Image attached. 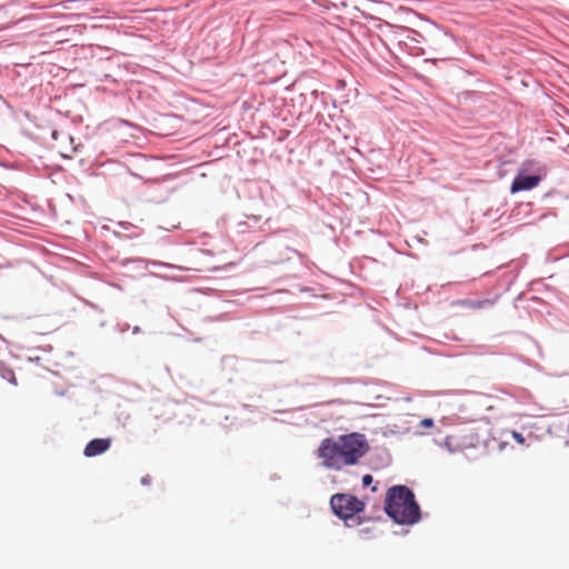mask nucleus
<instances>
[{
  "mask_svg": "<svg viewBox=\"0 0 569 569\" xmlns=\"http://www.w3.org/2000/svg\"><path fill=\"white\" fill-rule=\"evenodd\" d=\"M366 436L351 432L339 436L337 439L326 438L317 450V457L327 469L340 471L357 465L369 451Z\"/></svg>",
  "mask_w": 569,
  "mask_h": 569,
  "instance_id": "1",
  "label": "nucleus"
},
{
  "mask_svg": "<svg viewBox=\"0 0 569 569\" xmlns=\"http://www.w3.org/2000/svg\"><path fill=\"white\" fill-rule=\"evenodd\" d=\"M386 513L400 525H413L420 519V508L413 492L406 486H393L387 491Z\"/></svg>",
  "mask_w": 569,
  "mask_h": 569,
  "instance_id": "2",
  "label": "nucleus"
},
{
  "mask_svg": "<svg viewBox=\"0 0 569 569\" xmlns=\"http://www.w3.org/2000/svg\"><path fill=\"white\" fill-rule=\"evenodd\" d=\"M332 511L341 519H352L365 509V503L348 493H336L330 499Z\"/></svg>",
  "mask_w": 569,
  "mask_h": 569,
  "instance_id": "3",
  "label": "nucleus"
},
{
  "mask_svg": "<svg viewBox=\"0 0 569 569\" xmlns=\"http://www.w3.org/2000/svg\"><path fill=\"white\" fill-rule=\"evenodd\" d=\"M541 181V177L538 174L527 176L522 171H520L517 177L513 179L510 192L517 193L525 190H531L536 188Z\"/></svg>",
  "mask_w": 569,
  "mask_h": 569,
  "instance_id": "4",
  "label": "nucleus"
},
{
  "mask_svg": "<svg viewBox=\"0 0 569 569\" xmlns=\"http://www.w3.org/2000/svg\"><path fill=\"white\" fill-rule=\"evenodd\" d=\"M110 446L111 440L109 438H97L87 443L83 455L86 457H96L106 452Z\"/></svg>",
  "mask_w": 569,
  "mask_h": 569,
  "instance_id": "5",
  "label": "nucleus"
},
{
  "mask_svg": "<svg viewBox=\"0 0 569 569\" xmlns=\"http://www.w3.org/2000/svg\"><path fill=\"white\" fill-rule=\"evenodd\" d=\"M468 306L472 307V308H485V307H488V306H492V301L491 300H473V301H468L467 302Z\"/></svg>",
  "mask_w": 569,
  "mask_h": 569,
  "instance_id": "6",
  "label": "nucleus"
},
{
  "mask_svg": "<svg viewBox=\"0 0 569 569\" xmlns=\"http://www.w3.org/2000/svg\"><path fill=\"white\" fill-rule=\"evenodd\" d=\"M512 438L519 443V445H525V437L517 432V431H512Z\"/></svg>",
  "mask_w": 569,
  "mask_h": 569,
  "instance_id": "7",
  "label": "nucleus"
},
{
  "mask_svg": "<svg viewBox=\"0 0 569 569\" xmlns=\"http://www.w3.org/2000/svg\"><path fill=\"white\" fill-rule=\"evenodd\" d=\"M420 426L423 428H431L433 426V420L431 418H425L420 421Z\"/></svg>",
  "mask_w": 569,
  "mask_h": 569,
  "instance_id": "8",
  "label": "nucleus"
},
{
  "mask_svg": "<svg viewBox=\"0 0 569 569\" xmlns=\"http://www.w3.org/2000/svg\"><path fill=\"white\" fill-rule=\"evenodd\" d=\"M372 481H373V478H372V476H371V475H365V476L362 477V485H363L365 487L370 486V485L372 483Z\"/></svg>",
  "mask_w": 569,
  "mask_h": 569,
  "instance_id": "9",
  "label": "nucleus"
},
{
  "mask_svg": "<svg viewBox=\"0 0 569 569\" xmlns=\"http://www.w3.org/2000/svg\"><path fill=\"white\" fill-rule=\"evenodd\" d=\"M10 376H11V379H10V380H11V382H12L13 385H17V380H16V377H14L13 372H10Z\"/></svg>",
  "mask_w": 569,
  "mask_h": 569,
  "instance_id": "10",
  "label": "nucleus"
}]
</instances>
